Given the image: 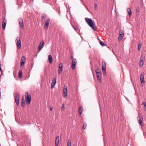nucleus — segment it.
Returning <instances> with one entry per match:
<instances>
[{"label":"nucleus","instance_id":"obj_1","mask_svg":"<svg viewBox=\"0 0 146 146\" xmlns=\"http://www.w3.org/2000/svg\"><path fill=\"white\" fill-rule=\"evenodd\" d=\"M85 20L89 26L94 31L96 30V28L95 27V23L91 19L88 18H85Z\"/></svg>","mask_w":146,"mask_h":146},{"label":"nucleus","instance_id":"obj_2","mask_svg":"<svg viewBox=\"0 0 146 146\" xmlns=\"http://www.w3.org/2000/svg\"><path fill=\"white\" fill-rule=\"evenodd\" d=\"M26 95H25L26 101L27 104H29L31 100V98L30 95L28 94L27 92Z\"/></svg>","mask_w":146,"mask_h":146},{"label":"nucleus","instance_id":"obj_3","mask_svg":"<svg viewBox=\"0 0 146 146\" xmlns=\"http://www.w3.org/2000/svg\"><path fill=\"white\" fill-rule=\"evenodd\" d=\"M16 44L18 49H20L21 47V41L19 37H17L16 39Z\"/></svg>","mask_w":146,"mask_h":146},{"label":"nucleus","instance_id":"obj_4","mask_svg":"<svg viewBox=\"0 0 146 146\" xmlns=\"http://www.w3.org/2000/svg\"><path fill=\"white\" fill-rule=\"evenodd\" d=\"M106 63L105 62H103L102 63V72L103 74H105L106 73Z\"/></svg>","mask_w":146,"mask_h":146},{"label":"nucleus","instance_id":"obj_5","mask_svg":"<svg viewBox=\"0 0 146 146\" xmlns=\"http://www.w3.org/2000/svg\"><path fill=\"white\" fill-rule=\"evenodd\" d=\"M19 95L18 94H17L15 96V102L17 106L19 105Z\"/></svg>","mask_w":146,"mask_h":146},{"label":"nucleus","instance_id":"obj_6","mask_svg":"<svg viewBox=\"0 0 146 146\" xmlns=\"http://www.w3.org/2000/svg\"><path fill=\"white\" fill-rule=\"evenodd\" d=\"M145 60V57L144 56H141V58L140 60V62L139 64V66L140 67H141L143 66V63L144 62Z\"/></svg>","mask_w":146,"mask_h":146},{"label":"nucleus","instance_id":"obj_7","mask_svg":"<svg viewBox=\"0 0 146 146\" xmlns=\"http://www.w3.org/2000/svg\"><path fill=\"white\" fill-rule=\"evenodd\" d=\"M56 78L55 77H54L53 78L52 80V82L51 84V88L52 89L54 88V87L56 83Z\"/></svg>","mask_w":146,"mask_h":146},{"label":"nucleus","instance_id":"obj_8","mask_svg":"<svg viewBox=\"0 0 146 146\" xmlns=\"http://www.w3.org/2000/svg\"><path fill=\"white\" fill-rule=\"evenodd\" d=\"M67 88L66 86H64V89L63 90V93L64 94V97L66 98L67 95Z\"/></svg>","mask_w":146,"mask_h":146},{"label":"nucleus","instance_id":"obj_9","mask_svg":"<svg viewBox=\"0 0 146 146\" xmlns=\"http://www.w3.org/2000/svg\"><path fill=\"white\" fill-rule=\"evenodd\" d=\"M50 22V19L48 18L46 20L45 23L44 25V28L46 29H48Z\"/></svg>","mask_w":146,"mask_h":146},{"label":"nucleus","instance_id":"obj_10","mask_svg":"<svg viewBox=\"0 0 146 146\" xmlns=\"http://www.w3.org/2000/svg\"><path fill=\"white\" fill-rule=\"evenodd\" d=\"M44 41L43 40L41 41L39 44V45L38 46V49L39 51H40L43 48L44 46Z\"/></svg>","mask_w":146,"mask_h":146},{"label":"nucleus","instance_id":"obj_11","mask_svg":"<svg viewBox=\"0 0 146 146\" xmlns=\"http://www.w3.org/2000/svg\"><path fill=\"white\" fill-rule=\"evenodd\" d=\"M59 68L58 71V73L59 74H61L62 72V64L61 63H60L59 64Z\"/></svg>","mask_w":146,"mask_h":146},{"label":"nucleus","instance_id":"obj_12","mask_svg":"<svg viewBox=\"0 0 146 146\" xmlns=\"http://www.w3.org/2000/svg\"><path fill=\"white\" fill-rule=\"evenodd\" d=\"M76 64V60H72L71 64V67L72 69H75V65Z\"/></svg>","mask_w":146,"mask_h":146},{"label":"nucleus","instance_id":"obj_13","mask_svg":"<svg viewBox=\"0 0 146 146\" xmlns=\"http://www.w3.org/2000/svg\"><path fill=\"white\" fill-rule=\"evenodd\" d=\"M59 138L58 137H56L55 142V146H58L59 144Z\"/></svg>","mask_w":146,"mask_h":146},{"label":"nucleus","instance_id":"obj_14","mask_svg":"<svg viewBox=\"0 0 146 146\" xmlns=\"http://www.w3.org/2000/svg\"><path fill=\"white\" fill-rule=\"evenodd\" d=\"M19 22L21 27H23V22L22 19L19 18Z\"/></svg>","mask_w":146,"mask_h":146},{"label":"nucleus","instance_id":"obj_15","mask_svg":"<svg viewBox=\"0 0 146 146\" xmlns=\"http://www.w3.org/2000/svg\"><path fill=\"white\" fill-rule=\"evenodd\" d=\"M95 72L96 74L99 73H101V71L100 69H99L98 68L97 66H95Z\"/></svg>","mask_w":146,"mask_h":146},{"label":"nucleus","instance_id":"obj_16","mask_svg":"<svg viewBox=\"0 0 146 146\" xmlns=\"http://www.w3.org/2000/svg\"><path fill=\"white\" fill-rule=\"evenodd\" d=\"M97 78L100 82H101V74L99 73L97 74Z\"/></svg>","mask_w":146,"mask_h":146},{"label":"nucleus","instance_id":"obj_17","mask_svg":"<svg viewBox=\"0 0 146 146\" xmlns=\"http://www.w3.org/2000/svg\"><path fill=\"white\" fill-rule=\"evenodd\" d=\"M7 22V21L5 19H4L3 21L2 22V28L3 29H4L5 27V26L6 25V22Z\"/></svg>","mask_w":146,"mask_h":146},{"label":"nucleus","instance_id":"obj_18","mask_svg":"<svg viewBox=\"0 0 146 146\" xmlns=\"http://www.w3.org/2000/svg\"><path fill=\"white\" fill-rule=\"evenodd\" d=\"M140 81L141 83H144L145 82L144 75L142 74H141L140 75Z\"/></svg>","mask_w":146,"mask_h":146},{"label":"nucleus","instance_id":"obj_19","mask_svg":"<svg viewBox=\"0 0 146 146\" xmlns=\"http://www.w3.org/2000/svg\"><path fill=\"white\" fill-rule=\"evenodd\" d=\"M48 59L49 63L51 64L52 62V56L51 55H49L48 56Z\"/></svg>","mask_w":146,"mask_h":146},{"label":"nucleus","instance_id":"obj_20","mask_svg":"<svg viewBox=\"0 0 146 146\" xmlns=\"http://www.w3.org/2000/svg\"><path fill=\"white\" fill-rule=\"evenodd\" d=\"M82 111V107L80 106L79 108L78 112L80 115H81Z\"/></svg>","mask_w":146,"mask_h":146},{"label":"nucleus","instance_id":"obj_21","mask_svg":"<svg viewBox=\"0 0 146 146\" xmlns=\"http://www.w3.org/2000/svg\"><path fill=\"white\" fill-rule=\"evenodd\" d=\"M138 120V122L139 123V124H140V125L141 126H143V124L142 123V119L143 118H141L140 119H137Z\"/></svg>","mask_w":146,"mask_h":146},{"label":"nucleus","instance_id":"obj_22","mask_svg":"<svg viewBox=\"0 0 146 146\" xmlns=\"http://www.w3.org/2000/svg\"><path fill=\"white\" fill-rule=\"evenodd\" d=\"M127 12L128 13L129 15V16H131V15L132 12L131 9L130 8H128L127 9Z\"/></svg>","mask_w":146,"mask_h":146},{"label":"nucleus","instance_id":"obj_23","mask_svg":"<svg viewBox=\"0 0 146 146\" xmlns=\"http://www.w3.org/2000/svg\"><path fill=\"white\" fill-rule=\"evenodd\" d=\"M19 78H21L22 77L23 73L21 70H20L19 72Z\"/></svg>","mask_w":146,"mask_h":146},{"label":"nucleus","instance_id":"obj_24","mask_svg":"<svg viewBox=\"0 0 146 146\" xmlns=\"http://www.w3.org/2000/svg\"><path fill=\"white\" fill-rule=\"evenodd\" d=\"M25 105V101L24 98H22L21 100V106L24 107Z\"/></svg>","mask_w":146,"mask_h":146},{"label":"nucleus","instance_id":"obj_25","mask_svg":"<svg viewBox=\"0 0 146 146\" xmlns=\"http://www.w3.org/2000/svg\"><path fill=\"white\" fill-rule=\"evenodd\" d=\"M123 36L124 35L119 34V35L118 37V40H121L123 37Z\"/></svg>","mask_w":146,"mask_h":146},{"label":"nucleus","instance_id":"obj_26","mask_svg":"<svg viewBox=\"0 0 146 146\" xmlns=\"http://www.w3.org/2000/svg\"><path fill=\"white\" fill-rule=\"evenodd\" d=\"M143 116L140 113H139L138 114V116L137 117V119H140L141 118H143Z\"/></svg>","mask_w":146,"mask_h":146},{"label":"nucleus","instance_id":"obj_27","mask_svg":"<svg viewBox=\"0 0 146 146\" xmlns=\"http://www.w3.org/2000/svg\"><path fill=\"white\" fill-rule=\"evenodd\" d=\"M141 44L140 43H138V51H140L141 49Z\"/></svg>","mask_w":146,"mask_h":146},{"label":"nucleus","instance_id":"obj_28","mask_svg":"<svg viewBox=\"0 0 146 146\" xmlns=\"http://www.w3.org/2000/svg\"><path fill=\"white\" fill-rule=\"evenodd\" d=\"M26 58L25 56H23L21 59V61L22 62H25V61Z\"/></svg>","mask_w":146,"mask_h":146},{"label":"nucleus","instance_id":"obj_29","mask_svg":"<svg viewBox=\"0 0 146 146\" xmlns=\"http://www.w3.org/2000/svg\"><path fill=\"white\" fill-rule=\"evenodd\" d=\"M67 146H71V141L70 140H68V141Z\"/></svg>","mask_w":146,"mask_h":146},{"label":"nucleus","instance_id":"obj_30","mask_svg":"<svg viewBox=\"0 0 146 146\" xmlns=\"http://www.w3.org/2000/svg\"><path fill=\"white\" fill-rule=\"evenodd\" d=\"M86 124L84 123V124H83V127H82V129H84L86 128Z\"/></svg>","mask_w":146,"mask_h":146},{"label":"nucleus","instance_id":"obj_31","mask_svg":"<svg viewBox=\"0 0 146 146\" xmlns=\"http://www.w3.org/2000/svg\"><path fill=\"white\" fill-rule=\"evenodd\" d=\"M100 44L102 46H104L105 45V44H104V43L101 41H100Z\"/></svg>","mask_w":146,"mask_h":146},{"label":"nucleus","instance_id":"obj_32","mask_svg":"<svg viewBox=\"0 0 146 146\" xmlns=\"http://www.w3.org/2000/svg\"><path fill=\"white\" fill-rule=\"evenodd\" d=\"M21 65L20 66L21 67H22V66H23L25 64V62H22L21 61Z\"/></svg>","mask_w":146,"mask_h":146},{"label":"nucleus","instance_id":"obj_33","mask_svg":"<svg viewBox=\"0 0 146 146\" xmlns=\"http://www.w3.org/2000/svg\"><path fill=\"white\" fill-rule=\"evenodd\" d=\"M46 16L44 14H43L42 15V19H45L46 17Z\"/></svg>","mask_w":146,"mask_h":146},{"label":"nucleus","instance_id":"obj_34","mask_svg":"<svg viewBox=\"0 0 146 146\" xmlns=\"http://www.w3.org/2000/svg\"><path fill=\"white\" fill-rule=\"evenodd\" d=\"M64 104H63L62 106L61 109L62 110H64Z\"/></svg>","mask_w":146,"mask_h":146},{"label":"nucleus","instance_id":"obj_35","mask_svg":"<svg viewBox=\"0 0 146 146\" xmlns=\"http://www.w3.org/2000/svg\"><path fill=\"white\" fill-rule=\"evenodd\" d=\"M97 4L96 3H95L94 4V8L96 10H97Z\"/></svg>","mask_w":146,"mask_h":146},{"label":"nucleus","instance_id":"obj_36","mask_svg":"<svg viewBox=\"0 0 146 146\" xmlns=\"http://www.w3.org/2000/svg\"><path fill=\"white\" fill-rule=\"evenodd\" d=\"M119 34L124 35V32L123 31H120Z\"/></svg>","mask_w":146,"mask_h":146},{"label":"nucleus","instance_id":"obj_37","mask_svg":"<svg viewBox=\"0 0 146 146\" xmlns=\"http://www.w3.org/2000/svg\"><path fill=\"white\" fill-rule=\"evenodd\" d=\"M142 104L144 105V106L146 107V103L145 102H143L142 103Z\"/></svg>","mask_w":146,"mask_h":146},{"label":"nucleus","instance_id":"obj_38","mask_svg":"<svg viewBox=\"0 0 146 146\" xmlns=\"http://www.w3.org/2000/svg\"><path fill=\"white\" fill-rule=\"evenodd\" d=\"M52 109H53L52 107V106L50 107V110L51 111H52Z\"/></svg>","mask_w":146,"mask_h":146},{"label":"nucleus","instance_id":"obj_39","mask_svg":"<svg viewBox=\"0 0 146 146\" xmlns=\"http://www.w3.org/2000/svg\"><path fill=\"white\" fill-rule=\"evenodd\" d=\"M1 64H0V70L1 71V72H3V70H2V69H1Z\"/></svg>","mask_w":146,"mask_h":146},{"label":"nucleus","instance_id":"obj_40","mask_svg":"<svg viewBox=\"0 0 146 146\" xmlns=\"http://www.w3.org/2000/svg\"><path fill=\"white\" fill-rule=\"evenodd\" d=\"M136 11L137 12H139V8H138L136 9Z\"/></svg>","mask_w":146,"mask_h":146},{"label":"nucleus","instance_id":"obj_41","mask_svg":"<svg viewBox=\"0 0 146 146\" xmlns=\"http://www.w3.org/2000/svg\"><path fill=\"white\" fill-rule=\"evenodd\" d=\"M71 58L72 60H76L75 59H74L73 58V56H71Z\"/></svg>","mask_w":146,"mask_h":146},{"label":"nucleus","instance_id":"obj_42","mask_svg":"<svg viewBox=\"0 0 146 146\" xmlns=\"http://www.w3.org/2000/svg\"><path fill=\"white\" fill-rule=\"evenodd\" d=\"M73 146H76V144H74L73 145Z\"/></svg>","mask_w":146,"mask_h":146},{"label":"nucleus","instance_id":"obj_43","mask_svg":"<svg viewBox=\"0 0 146 146\" xmlns=\"http://www.w3.org/2000/svg\"><path fill=\"white\" fill-rule=\"evenodd\" d=\"M74 28L75 29V30H76V29L74 27Z\"/></svg>","mask_w":146,"mask_h":146}]
</instances>
